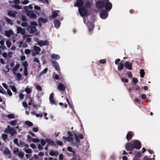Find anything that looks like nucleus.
<instances>
[{"label": "nucleus", "instance_id": "nucleus-1", "mask_svg": "<svg viewBox=\"0 0 160 160\" xmlns=\"http://www.w3.org/2000/svg\"><path fill=\"white\" fill-rule=\"evenodd\" d=\"M141 147V143L138 140L132 141L131 142L127 143L126 146V150L132 151L134 148L139 149Z\"/></svg>", "mask_w": 160, "mask_h": 160}, {"label": "nucleus", "instance_id": "nucleus-2", "mask_svg": "<svg viewBox=\"0 0 160 160\" xmlns=\"http://www.w3.org/2000/svg\"><path fill=\"white\" fill-rule=\"evenodd\" d=\"M83 4V2L81 0H78L75 3V5L79 7V12L82 16H84L87 14V11L85 8H82L81 6Z\"/></svg>", "mask_w": 160, "mask_h": 160}, {"label": "nucleus", "instance_id": "nucleus-3", "mask_svg": "<svg viewBox=\"0 0 160 160\" xmlns=\"http://www.w3.org/2000/svg\"><path fill=\"white\" fill-rule=\"evenodd\" d=\"M37 24L35 22H32L31 23V25L27 28L28 31L30 33H33L36 31V28Z\"/></svg>", "mask_w": 160, "mask_h": 160}, {"label": "nucleus", "instance_id": "nucleus-4", "mask_svg": "<svg viewBox=\"0 0 160 160\" xmlns=\"http://www.w3.org/2000/svg\"><path fill=\"white\" fill-rule=\"evenodd\" d=\"M67 134L68 136V137H63L62 138L63 139L67 141L72 142L73 140V139L72 138L73 133L70 132H67Z\"/></svg>", "mask_w": 160, "mask_h": 160}, {"label": "nucleus", "instance_id": "nucleus-5", "mask_svg": "<svg viewBox=\"0 0 160 160\" xmlns=\"http://www.w3.org/2000/svg\"><path fill=\"white\" fill-rule=\"evenodd\" d=\"M105 8L107 10H110L112 7V4L109 1V0H103Z\"/></svg>", "mask_w": 160, "mask_h": 160}, {"label": "nucleus", "instance_id": "nucleus-6", "mask_svg": "<svg viewBox=\"0 0 160 160\" xmlns=\"http://www.w3.org/2000/svg\"><path fill=\"white\" fill-rule=\"evenodd\" d=\"M35 40L36 41L38 44L40 46H42L44 45H47L48 44V42L47 40H38V39H35Z\"/></svg>", "mask_w": 160, "mask_h": 160}, {"label": "nucleus", "instance_id": "nucleus-7", "mask_svg": "<svg viewBox=\"0 0 160 160\" xmlns=\"http://www.w3.org/2000/svg\"><path fill=\"white\" fill-rule=\"evenodd\" d=\"M100 17L103 19H105L108 16V13L106 11H102L100 13Z\"/></svg>", "mask_w": 160, "mask_h": 160}, {"label": "nucleus", "instance_id": "nucleus-8", "mask_svg": "<svg viewBox=\"0 0 160 160\" xmlns=\"http://www.w3.org/2000/svg\"><path fill=\"white\" fill-rule=\"evenodd\" d=\"M17 33H20L22 35H24L25 32V30L24 28H22L20 27H17Z\"/></svg>", "mask_w": 160, "mask_h": 160}, {"label": "nucleus", "instance_id": "nucleus-9", "mask_svg": "<svg viewBox=\"0 0 160 160\" xmlns=\"http://www.w3.org/2000/svg\"><path fill=\"white\" fill-rule=\"evenodd\" d=\"M47 21L46 18H39L38 19V22L39 26H41L42 23H46Z\"/></svg>", "mask_w": 160, "mask_h": 160}, {"label": "nucleus", "instance_id": "nucleus-10", "mask_svg": "<svg viewBox=\"0 0 160 160\" xmlns=\"http://www.w3.org/2000/svg\"><path fill=\"white\" fill-rule=\"evenodd\" d=\"M27 15L30 18H37L36 14L32 11L28 12L27 13Z\"/></svg>", "mask_w": 160, "mask_h": 160}, {"label": "nucleus", "instance_id": "nucleus-11", "mask_svg": "<svg viewBox=\"0 0 160 160\" xmlns=\"http://www.w3.org/2000/svg\"><path fill=\"white\" fill-rule=\"evenodd\" d=\"M20 2V0H14V5L13 7L17 9H21V6L18 5Z\"/></svg>", "mask_w": 160, "mask_h": 160}, {"label": "nucleus", "instance_id": "nucleus-12", "mask_svg": "<svg viewBox=\"0 0 160 160\" xmlns=\"http://www.w3.org/2000/svg\"><path fill=\"white\" fill-rule=\"evenodd\" d=\"M54 96L53 93H52L49 97V100L52 104H56L55 101L53 99Z\"/></svg>", "mask_w": 160, "mask_h": 160}, {"label": "nucleus", "instance_id": "nucleus-13", "mask_svg": "<svg viewBox=\"0 0 160 160\" xmlns=\"http://www.w3.org/2000/svg\"><path fill=\"white\" fill-rule=\"evenodd\" d=\"M30 37H31V35H24L23 36V38L27 42H29L31 40V38H30Z\"/></svg>", "mask_w": 160, "mask_h": 160}, {"label": "nucleus", "instance_id": "nucleus-14", "mask_svg": "<svg viewBox=\"0 0 160 160\" xmlns=\"http://www.w3.org/2000/svg\"><path fill=\"white\" fill-rule=\"evenodd\" d=\"M17 14V12L14 11H10L8 12V15L13 17H15Z\"/></svg>", "mask_w": 160, "mask_h": 160}, {"label": "nucleus", "instance_id": "nucleus-15", "mask_svg": "<svg viewBox=\"0 0 160 160\" xmlns=\"http://www.w3.org/2000/svg\"><path fill=\"white\" fill-rule=\"evenodd\" d=\"M125 67L128 68V69L129 70H131L132 69V64L131 63H130L128 62H127L125 63Z\"/></svg>", "mask_w": 160, "mask_h": 160}, {"label": "nucleus", "instance_id": "nucleus-16", "mask_svg": "<svg viewBox=\"0 0 160 160\" xmlns=\"http://www.w3.org/2000/svg\"><path fill=\"white\" fill-rule=\"evenodd\" d=\"M104 6V3L101 1L98 2L96 3L97 7L99 8H102Z\"/></svg>", "mask_w": 160, "mask_h": 160}, {"label": "nucleus", "instance_id": "nucleus-17", "mask_svg": "<svg viewBox=\"0 0 160 160\" xmlns=\"http://www.w3.org/2000/svg\"><path fill=\"white\" fill-rule=\"evenodd\" d=\"M54 27L56 28H58L60 26L61 22L58 20H55L54 22Z\"/></svg>", "mask_w": 160, "mask_h": 160}, {"label": "nucleus", "instance_id": "nucleus-18", "mask_svg": "<svg viewBox=\"0 0 160 160\" xmlns=\"http://www.w3.org/2000/svg\"><path fill=\"white\" fill-rule=\"evenodd\" d=\"M51 58L55 60H58L60 58V56L59 55L53 54L51 55Z\"/></svg>", "mask_w": 160, "mask_h": 160}, {"label": "nucleus", "instance_id": "nucleus-19", "mask_svg": "<svg viewBox=\"0 0 160 160\" xmlns=\"http://www.w3.org/2000/svg\"><path fill=\"white\" fill-rule=\"evenodd\" d=\"M58 88L60 90L64 91L65 89V87L64 85L60 83L58 86Z\"/></svg>", "mask_w": 160, "mask_h": 160}, {"label": "nucleus", "instance_id": "nucleus-20", "mask_svg": "<svg viewBox=\"0 0 160 160\" xmlns=\"http://www.w3.org/2000/svg\"><path fill=\"white\" fill-rule=\"evenodd\" d=\"M4 153L8 156L9 158H10V152L8 148H5L4 151Z\"/></svg>", "mask_w": 160, "mask_h": 160}, {"label": "nucleus", "instance_id": "nucleus-21", "mask_svg": "<svg viewBox=\"0 0 160 160\" xmlns=\"http://www.w3.org/2000/svg\"><path fill=\"white\" fill-rule=\"evenodd\" d=\"M59 12V11H55L52 12V15L51 16V18H54L58 16V12Z\"/></svg>", "mask_w": 160, "mask_h": 160}, {"label": "nucleus", "instance_id": "nucleus-22", "mask_svg": "<svg viewBox=\"0 0 160 160\" xmlns=\"http://www.w3.org/2000/svg\"><path fill=\"white\" fill-rule=\"evenodd\" d=\"M6 35L8 37H9L12 34H13V32L11 30H10L8 31H6L5 32Z\"/></svg>", "mask_w": 160, "mask_h": 160}, {"label": "nucleus", "instance_id": "nucleus-23", "mask_svg": "<svg viewBox=\"0 0 160 160\" xmlns=\"http://www.w3.org/2000/svg\"><path fill=\"white\" fill-rule=\"evenodd\" d=\"M9 133L11 135H13L17 134V132L15 129L12 128H10L9 129Z\"/></svg>", "mask_w": 160, "mask_h": 160}, {"label": "nucleus", "instance_id": "nucleus-24", "mask_svg": "<svg viewBox=\"0 0 160 160\" xmlns=\"http://www.w3.org/2000/svg\"><path fill=\"white\" fill-rule=\"evenodd\" d=\"M53 66L57 70H59V66L58 63L56 62H53Z\"/></svg>", "mask_w": 160, "mask_h": 160}, {"label": "nucleus", "instance_id": "nucleus-25", "mask_svg": "<svg viewBox=\"0 0 160 160\" xmlns=\"http://www.w3.org/2000/svg\"><path fill=\"white\" fill-rule=\"evenodd\" d=\"M123 63V62L122 61L118 64V68L119 70H121L122 69L124 66Z\"/></svg>", "mask_w": 160, "mask_h": 160}, {"label": "nucleus", "instance_id": "nucleus-26", "mask_svg": "<svg viewBox=\"0 0 160 160\" xmlns=\"http://www.w3.org/2000/svg\"><path fill=\"white\" fill-rule=\"evenodd\" d=\"M50 155L51 156H57L58 154V152L57 151H51L49 153Z\"/></svg>", "mask_w": 160, "mask_h": 160}, {"label": "nucleus", "instance_id": "nucleus-27", "mask_svg": "<svg viewBox=\"0 0 160 160\" xmlns=\"http://www.w3.org/2000/svg\"><path fill=\"white\" fill-rule=\"evenodd\" d=\"M19 67V65L18 64H17L14 67L13 69V72L14 74H16L15 72L18 69Z\"/></svg>", "mask_w": 160, "mask_h": 160}, {"label": "nucleus", "instance_id": "nucleus-28", "mask_svg": "<svg viewBox=\"0 0 160 160\" xmlns=\"http://www.w3.org/2000/svg\"><path fill=\"white\" fill-rule=\"evenodd\" d=\"M132 136V133L131 132H128L126 136V138L128 140H130L131 139Z\"/></svg>", "mask_w": 160, "mask_h": 160}, {"label": "nucleus", "instance_id": "nucleus-29", "mask_svg": "<svg viewBox=\"0 0 160 160\" xmlns=\"http://www.w3.org/2000/svg\"><path fill=\"white\" fill-rule=\"evenodd\" d=\"M74 135L75 137L76 141L77 142V144L78 145L80 142V140L78 139V137L77 134L75 133H74Z\"/></svg>", "mask_w": 160, "mask_h": 160}, {"label": "nucleus", "instance_id": "nucleus-30", "mask_svg": "<svg viewBox=\"0 0 160 160\" xmlns=\"http://www.w3.org/2000/svg\"><path fill=\"white\" fill-rule=\"evenodd\" d=\"M17 122L18 120H15L10 122V123L12 125L14 126L17 124Z\"/></svg>", "mask_w": 160, "mask_h": 160}, {"label": "nucleus", "instance_id": "nucleus-31", "mask_svg": "<svg viewBox=\"0 0 160 160\" xmlns=\"http://www.w3.org/2000/svg\"><path fill=\"white\" fill-rule=\"evenodd\" d=\"M28 8L29 9H32L33 8V6L31 5H29L28 7V6H25L24 7V9L25 10H28Z\"/></svg>", "mask_w": 160, "mask_h": 160}, {"label": "nucleus", "instance_id": "nucleus-32", "mask_svg": "<svg viewBox=\"0 0 160 160\" xmlns=\"http://www.w3.org/2000/svg\"><path fill=\"white\" fill-rule=\"evenodd\" d=\"M32 91V88H27L25 89V91L27 93H30Z\"/></svg>", "mask_w": 160, "mask_h": 160}, {"label": "nucleus", "instance_id": "nucleus-33", "mask_svg": "<svg viewBox=\"0 0 160 160\" xmlns=\"http://www.w3.org/2000/svg\"><path fill=\"white\" fill-rule=\"evenodd\" d=\"M46 141L47 142V143H48V144L51 145H53V142L49 139H46Z\"/></svg>", "mask_w": 160, "mask_h": 160}, {"label": "nucleus", "instance_id": "nucleus-34", "mask_svg": "<svg viewBox=\"0 0 160 160\" xmlns=\"http://www.w3.org/2000/svg\"><path fill=\"white\" fill-rule=\"evenodd\" d=\"M34 50L36 52L40 51L41 49L40 48L37 46H34L33 47Z\"/></svg>", "mask_w": 160, "mask_h": 160}, {"label": "nucleus", "instance_id": "nucleus-35", "mask_svg": "<svg viewBox=\"0 0 160 160\" xmlns=\"http://www.w3.org/2000/svg\"><path fill=\"white\" fill-rule=\"evenodd\" d=\"M4 43V41L3 40H1L0 41V44L2 46V47H1V48H2L3 49H4L5 48V47L4 46H3Z\"/></svg>", "mask_w": 160, "mask_h": 160}, {"label": "nucleus", "instance_id": "nucleus-36", "mask_svg": "<svg viewBox=\"0 0 160 160\" xmlns=\"http://www.w3.org/2000/svg\"><path fill=\"white\" fill-rule=\"evenodd\" d=\"M6 44L7 47L8 48H10L11 45V42L9 40H7L6 42Z\"/></svg>", "mask_w": 160, "mask_h": 160}, {"label": "nucleus", "instance_id": "nucleus-37", "mask_svg": "<svg viewBox=\"0 0 160 160\" xmlns=\"http://www.w3.org/2000/svg\"><path fill=\"white\" fill-rule=\"evenodd\" d=\"M36 88L39 91H41L42 90V88L41 87L38 85H35Z\"/></svg>", "mask_w": 160, "mask_h": 160}, {"label": "nucleus", "instance_id": "nucleus-38", "mask_svg": "<svg viewBox=\"0 0 160 160\" xmlns=\"http://www.w3.org/2000/svg\"><path fill=\"white\" fill-rule=\"evenodd\" d=\"M24 150L27 153H31L32 152V150L31 149H27L26 148H24Z\"/></svg>", "mask_w": 160, "mask_h": 160}, {"label": "nucleus", "instance_id": "nucleus-39", "mask_svg": "<svg viewBox=\"0 0 160 160\" xmlns=\"http://www.w3.org/2000/svg\"><path fill=\"white\" fill-rule=\"evenodd\" d=\"M25 123L28 126H32L33 125L32 122L29 121H27L25 122Z\"/></svg>", "mask_w": 160, "mask_h": 160}, {"label": "nucleus", "instance_id": "nucleus-40", "mask_svg": "<svg viewBox=\"0 0 160 160\" xmlns=\"http://www.w3.org/2000/svg\"><path fill=\"white\" fill-rule=\"evenodd\" d=\"M5 19L8 23L10 24L11 25L12 24V22L10 19L7 18H6Z\"/></svg>", "mask_w": 160, "mask_h": 160}, {"label": "nucleus", "instance_id": "nucleus-41", "mask_svg": "<svg viewBox=\"0 0 160 160\" xmlns=\"http://www.w3.org/2000/svg\"><path fill=\"white\" fill-rule=\"evenodd\" d=\"M34 62H37L38 63V65H39V67H40V64L39 63V60L38 59L36 58H35L33 60Z\"/></svg>", "mask_w": 160, "mask_h": 160}, {"label": "nucleus", "instance_id": "nucleus-42", "mask_svg": "<svg viewBox=\"0 0 160 160\" xmlns=\"http://www.w3.org/2000/svg\"><path fill=\"white\" fill-rule=\"evenodd\" d=\"M121 80L122 82H128V80L127 79L124 78H121Z\"/></svg>", "mask_w": 160, "mask_h": 160}, {"label": "nucleus", "instance_id": "nucleus-43", "mask_svg": "<svg viewBox=\"0 0 160 160\" xmlns=\"http://www.w3.org/2000/svg\"><path fill=\"white\" fill-rule=\"evenodd\" d=\"M31 52V50L29 49H26L25 50V53L26 54H28Z\"/></svg>", "mask_w": 160, "mask_h": 160}, {"label": "nucleus", "instance_id": "nucleus-44", "mask_svg": "<svg viewBox=\"0 0 160 160\" xmlns=\"http://www.w3.org/2000/svg\"><path fill=\"white\" fill-rule=\"evenodd\" d=\"M10 87L11 88L12 90L14 92H16L17 91V89L16 88L13 86L11 85L10 86Z\"/></svg>", "mask_w": 160, "mask_h": 160}, {"label": "nucleus", "instance_id": "nucleus-45", "mask_svg": "<svg viewBox=\"0 0 160 160\" xmlns=\"http://www.w3.org/2000/svg\"><path fill=\"white\" fill-rule=\"evenodd\" d=\"M132 81L134 83H136L138 82V80L136 78H134L132 79Z\"/></svg>", "mask_w": 160, "mask_h": 160}, {"label": "nucleus", "instance_id": "nucleus-46", "mask_svg": "<svg viewBox=\"0 0 160 160\" xmlns=\"http://www.w3.org/2000/svg\"><path fill=\"white\" fill-rule=\"evenodd\" d=\"M22 64L24 67V68H27V67L28 66V64L26 61H24L23 62Z\"/></svg>", "mask_w": 160, "mask_h": 160}, {"label": "nucleus", "instance_id": "nucleus-47", "mask_svg": "<svg viewBox=\"0 0 160 160\" xmlns=\"http://www.w3.org/2000/svg\"><path fill=\"white\" fill-rule=\"evenodd\" d=\"M32 141L34 142H37L39 141V139L38 138L32 139Z\"/></svg>", "mask_w": 160, "mask_h": 160}, {"label": "nucleus", "instance_id": "nucleus-48", "mask_svg": "<svg viewBox=\"0 0 160 160\" xmlns=\"http://www.w3.org/2000/svg\"><path fill=\"white\" fill-rule=\"evenodd\" d=\"M140 76L142 77H143L144 75V72L143 70H140Z\"/></svg>", "mask_w": 160, "mask_h": 160}, {"label": "nucleus", "instance_id": "nucleus-49", "mask_svg": "<svg viewBox=\"0 0 160 160\" xmlns=\"http://www.w3.org/2000/svg\"><path fill=\"white\" fill-rule=\"evenodd\" d=\"M7 117L9 118H14V115L12 114H10L8 115Z\"/></svg>", "mask_w": 160, "mask_h": 160}, {"label": "nucleus", "instance_id": "nucleus-50", "mask_svg": "<svg viewBox=\"0 0 160 160\" xmlns=\"http://www.w3.org/2000/svg\"><path fill=\"white\" fill-rule=\"evenodd\" d=\"M7 135L5 134H3L2 135V138L5 140L7 139Z\"/></svg>", "mask_w": 160, "mask_h": 160}, {"label": "nucleus", "instance_id": "nucleus-51", "mask_svg": "<svg viewBox=\"0 0 160 160\" xmlns=\"http://www.w3.org/2000/svg\"><path fill=\"white\" fill-rule=\"evenodd\" d=\"M10 129V126H8L7 128L5 130L4 132L6 133H9V129Z\"/></svg>", "mask_w": 160, "mask_h": 160}, {"label": "nucleus", "instance_id": "nucleus-52", "mask_svg": "<svg viewBox=\"0 0 160 160\" xmlns=\"http://www.w3.org/2000/svg\"><path fill=\"white\" fill-rule=\"evenodd\" d=\"M18 156L21 158L24 155V153L22 152H20L18 154Z\"/></svg>", "mask_w": 160, "mask_h": 160}, {"label": "nucleus", "instance_id": "nucleus-53", "mask_svg": "<svg viewBox=\"0 0 160 160\" xmlns=\"http://www.w3.org/2000/svg\"><path fill=\"white\" fill-rule=\"evenodd\" d=\"M16 76L17 78L18 79H20L21 77V74L19 73H18L17 74H16Z\"/></svg>", "mask_w": 160, "mask_h": 160}, {"label": "nucleus", "instance_id": "nucleus-54", "mask_svg": "<svg viewBox=\"0 0 160 160\" xmlns=\"http://www.w3.org/2000/svg\"><path fill=\"white\" fill-rule=\"evenodd\" d=\"M63 157V155L62 154H60L59 155V160H62Z\"/></svg>", "mask_w": 160, "mask_h": 160}, {"label": "nucleus", "instance_id": "nucleus-55", "mask_svg": "<svg viewBox=\"0 0 160 160\" xmlns=\"http://www.w3.org/2000/svg\"><path fill=\"white\" fill-rule=\"evenodd\" d=\"M24 75L26 76H27L28 75V69L27 68H24Z\"/></svg>", "mask_w": 160, "mask_h": 160}, {"label": "nucleus", "instance_id": "nucleus-56", "mask_svg": "<svg viewBox=\"0 0 160 160\" xmlns=\"http://www.w3.org/2000/svg\"><path fill=\"white\" fill-rule=\"evenodd\" d=\"M41 143L42 146H44L45 144V141L43 139H41Z\"/></svg>", "mask_w": 160, "mask_h": 160}, {"label": "nucleus", "instance_id": "nucleus-57", "mask_svg": "<svg viewBox=\"0 0 160 160\" xmlns=\"http://www.w3.org/2000/svg\"><path fill=\"white\" fill-rule=\"evenodd\" d=\"M99 62L101 63L104 64L106 62V60L105 59L101 60H100Z\"/></svg>", "mask_w": 160, "mask_h": 160}, {"label": "nucleus", "instance_id": "nucleus-58", "mask_svg": "<svg viewBox=\"0 0 160 160\" xmlns=\"http://www.w3.org/2000/svg\"><path fill=\"white\" fill-rule=\"evenodd\" d=\"M33 132H37L38 131V128H33L32 129Z\"/></svg>", "mask_w": 160, "mask_h": 160}, {"label": "nucleus", "instance_id": "nucleus-59", "mask_svg": "<svg viewBox=\"0 0 160 160\" xmlns=\"http://www.w3.org/2000/svg\"><path fill=\"white\" fill-rule=\"evenodd\" d=\"M28 25V24L26 22H23L21 24V25L22 27H26Z\"/></svg>", "mask_w": 160, "mask_h": 160}, {"label": "nucleus", "instance_id": "nucleus-60", "mask_svg": "<svg viewBox=\"0 0 160 160\" xmlns=\"http://www.w3.org/2000/svg\"><path fill=\"white\" fill-rule=\"evenodd\" d=\"M2 85L7 90L8 89V87L7 85L5 83H2Z\"/></svg>", "mask_w": 160, "mask_h": 160}, {"label": "nucleus", "instance_id": "nucleus-61", "mask_svg": "<svg viewBox=\"0 0 160 160\" xmlns=\"http://www.w3.org/2000/svg\"><path fill=\"white\" fill-rule=\"evenodd\" d=\"M7 54H8V56L9 57L11 58L12 57V53L11 52H9Z\"/></svg>", "mask_w": 160, "mask_h": 160}, {"label": "nucleus", "instance_id": "nucleus-62", "mask_svg": "<svg viewBox=\"0 0 160 160\" xmlns=\"http://www.w3.org/2000/svg\"><path fill=\"white\" fill-rule=\"evenodd\" d=\"M47 115V113H43V115L45 117V118L46 120H48V119L49 118L48 117H46V116Z\"/></svg>", "mask_w": 160, "mask_h": 160}, {"label": "nucleus", "instance_id": "nucleus-63", "mask_svg": "<svg viewBox=\"0 0 160 160\" xmlns=\"http://www.w3.org/2000/svg\"><path fill=\"white\" fill-rule=\"evenodd\" d=\"M141 98L143 99H145L146 98V95L145 94H142L141 95Z\"/></svg>", "mask_w": 160, "mask_h": 160}, {"label": "nucleus", "instance_id": "nucleus-64", "mask_svg": "<svg viewBox=\"0 0 160 160\" xmlns=\"http://www.w3.org/2000/svg\"><path fill=\"white\" fill-rule=\"evenodd\" d=\"M2 56L4 58H6L8 56V54L6 52H4L2 53Z\"/></svg>", "mask_w": 160, "mask_h": 160}]
</instances>
